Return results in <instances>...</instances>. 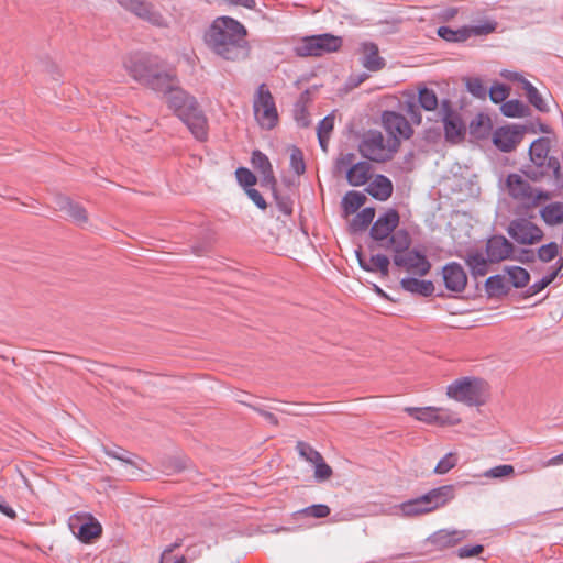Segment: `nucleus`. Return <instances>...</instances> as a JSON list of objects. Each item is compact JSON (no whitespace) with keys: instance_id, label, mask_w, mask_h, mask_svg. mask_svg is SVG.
Segmentation results:
<instances>
[{"instance_id":"42","label":"nucleus","mask_w":563,"mask_h":563,"mask_svg":"<svg viewBox=\"0 0 563 563\" xmlns=\"http://www.w3.org/2000/svg\"><path fill=\"white\" fill-rule=\"evenodd\" d=\"M514 474H515V468L512 465L503 464V465H497L495 467L487 470L484 473V476L487 478H504V477H510Z\"/></svg>"},{"instance_id":"41","label":"nucleus","mask_w":563,"mask_h":563,"mask_svg":"<svg viewBox=\"0 0 563 563\" xmlns=\"http://www.w3.org/2000/svg\"><path fill=\"white\" fill-rule=\"evenodd\" d=\"M558 264L559 266L556 268L552 269L548 275L543 276L539 282L531 286L532 294L540 292L556 278L563 266V260H560Z\"/></svg>"},{"instance_id":"28","label":"nucleus","mask_w":563,"mask_h":563,"mask_svg":"<svg viewBox=\"0 0 563 563\" xmlns=\"http://www.w3.org/2000/svg\"><path fill=\"white\" fill-rule=\"evenodd\" d=\"M366 200V196L360 191L351 190L346 192L341 202L343 217L349 219L355 214L365 205Z\"/></svg>"},{"instance_id":"26","label":"nucleus","mask_w":563,"mask_h":563,"mask_svg":"<svg viewBox=\"0 0 563 563\" xmlns=\"http://www.w3.org/2000/svg\"><path fill=\"white\" fill-rule=\"evenodd\" d=\"M366 191L375 199L385 201L393 194V184L386 176L377 175L368 184Z\"/></svg>"},{"instance_id":"49","label":"nucleus","mask_w":563,"mask_h":563,"mask_svg":"<svg viewBox=\"0 0 563 563\" xmlns=\"http://www.w3.org/2000/svg\"><path fill=\"white\" fill-rule=\"evenodd\" d=\"M306 516L314 518H324L330 514V508L327 505L319 504L307 507L302 510Z\"/></svg>"},{"instance_id":"7","label":"nucleus","mask_w":563,"mask_h":563,"mask_svg":"<svg viewBox=\"0 0 563 563\" xmlns=\"http://www.w3.org/2000/svg\"><path fill=\"white\" fill-rule=\"evenodd\" d=\"M405 411L415 420L435 427H454L461 423L460 415L441 407H406Z\"/></svg>"},{"instance_id":"22","label":"nucleus","mask_w":563,"mask_h":563,"mask_svg":"<svg viewBox=\"0 0 563 563\" xmlns=\"http://www.w3.org/2000/svg\"><path fill=\"white\" fill-rule=\"evenodd\" d=\"M514 244L503 235H494L486 242V256L490 263H499L511 257Z\"/></svg>"},{"instance_id":"10","label":"nucleus","mask_w":563,"mask_h":563,"mask_svg":"<svg viewBox=\"0 0 563 563\" xmlns=\"http://www.w3.org/2000/svg\"><path fill=\"white\" fill-rule=\"evenodd\" d=\"M336 173H345L347 183L358 187L365 185L372 175V165L367 162H356L354 153H340L335 161Z\"/></svg>"},{"instance_id":"36","label":"nucleus","mask_w":563,"mask_h":563,"mask_svg":"<svg viewBox=\"0 0 563 563\" xmlns=\"http://www.w3.org/2000/svg\"><path fill=\"white\" fill-rule=\"evenodd\" d=\"M501 113L508 118H522L527 115L528 108L519 100H509L501 104Z\"/></svg>"},{"instance_id":"30","label":"nucleus","mask_w":563,"mask_h":563,"mask_svg":"<svg viewBox=\"0 0 563 563\" xmlns=\"http://www.w3.org/2000/svg\"><path fill=\"white\" fill-rule=\"evenodd\" d=\"M465 262L474 277L485 276L488 273L490 262L479 251L468 252Z\"/></svg>"},{"instance_id":"1","label":"nucleus","mask_w":563,"mask_h":563,"mask_svg":"<svg viewBox=\"0 0 563 563\" xmlns=\"http://www.w3.org/2000/svg\"><path fill=\"white\" fill-rule=\"evenodd\" d=\"M150 89L164 93L168 108L186 124L199 141L208 135V121L196 98L178 87L176 75L158 65L145 85Z\"/></svg>"},{"instance_id":"8","label":"nucleus","mask_w":563,"mask_h":563,"mask_svg":"<svg viewBox=\"0 0 563 563\" xmlns=\"http://www.w3.org/2000/svg\"><path fill=\"white\" fill-rule=\"evenodd\" d=\"M253 111L261 128L272 130L278 123V112L274 98L265 84L258 86L254 99Z\"/></svg>"},{"instance_id":"43","label":"nucleus","mask_w":563,"mask_h":563,"mask_svg":"<svg viewBox=\"0 0 563 563\" xmlns=\"http://www.w3.org/2000/svg\"><path fill=\"white\" fill-rule=\"evenodd\" d=\"M456 463L457 455L453 452H450L439 461V463L434 467V473L446 474L456 465Z\"/></svg>"},{"instance_id":"16","label":"nucleus","mask_w":563,"mask_h":563,"mask_svg":"<svg viewBox=\"0 0 563 563\" xmlns=\"http://www.w3.org/2000/svg\"><path fill=\"white\" fill-rule=\"evenodd\" d=\"M296 449L298 454L314 467L313 477L317 482L321 483L331 478L333 470L325 463L320 452L302 441L297 443Z\"/></svg>"},{"instance_id":"4","label":"nucleus","mask_w":563,"mask_h":563,"mask_svg":"<svg viewBox=\"0 0 563 563\" xmlns=\"http://www.w3.org/2000/svg\"><path fill=\"white\" fill-rule=\"evenodd\" d=\"M454 497V486L443 485L417 498L401 503L398 506L399 515L408 518L423 516L444 507Z\"/></svg>"},{"instance_id":"29","label":"nucleus","mask_w":563,"mask_h":563,"mask_svg":"<svg viewBox=\"0 0 563 563\" xmlns=\"http://www.w3.org/2000/svg\"><path fill=\"white\" fill-rule=\"evenodd\" d=\"M360 265L367 272L380 273L382 276L388 275L389 260L386 255L377 254L372 255L368 260L363 258L357 253Z\"/></svg>"},{"instance_id":"39","label":"nucleus","mask_w":563,"mask_h":563,"mask_svg":"<svg viewBox=\"0 0 563 563\" xmlns=\"http://www.w3.org/2000/svg\"><path fill=\"white\" fill-rule=\"evenodd\" d=\"M506 273L509 276L510 283L517 287H525L529 282V273L519 266H510L506 268Z\"/></svg>"},{"instance_id":"53","label":"nucleus","mask_w":563,"mask_h":563,"mask_svg":"<svg viewBox=\"0 0 563 563\" xmlns=\"http://www.w3.org/2000/svg\"><path fill=\"white\" fill-rule=\"evenodd\" d=\"M405 109L413 123H416V124L421 123L422 117H421L419 109L417 108V106L415 103L407 102Z\"/></svg>"},{"instance_id":"27","label":"nucleus","mask_w":563,"mask_h":563,"mask_svg":"<svg viewBox=\"0 0 563 563\" xmlns=\"http://www.w3.org/2000/svg\"><path fill=\"white\" fill-rule=\"evenodd\" d=\"M467 537L465 531L442 529L433 533L431 542L439 548H450Z\"/></svg>"},{"instance_id":"14","label":"nucleus","mask_w":563,"mask_h":563,"mask_svg":"<svg viewBox=\"0 0 563 563\" xmlns=\"http://www.w3.org/2000/svg\"><path fill=\"white\" fill-rule=\"evenodd\" d=\"M382 124L389 135L388 140L397 141V148L401 140H408L413 133L408 120L402 114L395 111H385L382 114Z\"/></svg>"},{"instance_id":"64","label":"nucleus","mask_w":563,"mask_h":563,"mask_svg":"<svg viewBox=\"0 0 563 563\" xmlns=\"http://www.w3.org/2000/svg\"><path fill=\"white\" fill-rule=\"evenodd\" d=\"M455 14H456V9H449V10L445 12V16H446L448 19H451V18L455 16Z\"/></svg>"},{"instance_id":"31","label":"nucleus","mask_w":563,"mask_h":563,"mask_svg":"<svg viewBox=\"0 0 563 563\" xmlns=\"http://www.w3.org/2000/svg\"><path fill=\"white\" fill-rule=\"evenodd\" d=\"M400 284L405 290L423 296H429L434 290L433 284L431 282L419 280L411 277L404 278Z\"/></svg>"},{"instance_id":"24","label":"nucleus","mask_w":563,"mask_h":563,"mask_svg":"<svg viewBox=\"0 0 563 563\" xmlns=\"http://www.w3.org/2000/svg\"><path fill=\"white\" fill-rule=\"evenodd\" d=\"M251 163L253 167L262 176V180L264 184L269 185L272 187L276 185V178L274 176L272 164L264 153H262L261 151H254L252 153Z\"/></svg>"},{"instance_id":"21","label":"nucleus","mask_w":563,"mask_h":563,"mask_svg":"<svg viewBox=\"0 0 563 563\" xmlns=\"http://www.w3.org/2000/svg\"><path fill=\"white\" fill-rule=\"evenodd\" d=\"M119 3L153 25L165 27L167 20L150 3L141 0H119Z\"/></svg>"},{"instance_id":"47","label":"nucleus","mask_w":563,"mask_h":563,"mask_svg":"<svg viewBox=\"0 0 563 563\" xmlns=\"http://www.w3.org/2000/svg\"><path fill=\"white\" fill-rule=\"evenodd\" d=\"M558 253H559V249H558V245L554 242H551V243H549L547 245H542L538 250V256H539V258L542 262H550V261H552L553 258L556 257Z\"/></svg>"},{"instance_id":"57","label":"nucleus","mask_w":563,"mask_h":563,"mask_svg":"<svg viewBox=\"0 0 563 563\" xmlns=\"http://www.w3.org/2000/svg\"><path fill=\"white\" fill-rule=\"evenodd\" d=\"M563 464V452L556 456L551 457L544 464V466H556Z\"/></svg>"},{"instance_id":"23","label":"nucleus","mask_w":563,"mask_h":563,"mask_svg":"<svg viewBox=\"0 0 563 563\" xmlns=\"http://www.w3.org/2000/svg\"><path fill=\"white\" fill-rule=\"evenodd\" d=\"M442 278L450 291L461 292L467 285V275L463 266L456 262L449 263L442 268Z\"/></svg>"},{"instance_id":"11","label":"nucleus","mask_w":563,"mask_h":563,"mask_svg":"<svg viewBox=\"0 0 563 563\" xmlns=\"http://www.w3.org/2000/svg\"><path fill=\"white\" fill-rule=\"evenodd\" d=\"M341 45V37L331 34H321L305 37L296 45L295 51L299 56H321L336 52Z\"/></svg>"},{"instance_id":"32","label":"nucleus","mask_w":563,"mask_h":563,"mask_svg":"<svg viewBox=\"0 0 563 563\" xmlns=\"http://www.w3.org/2000/svg\"><path fill=\"white\" fill-rule=\"evenodd\" d=\"M375 217V209L372 207L363 208L360 212H356L350 220V228L352 231H363L372 223Z\"/></svg>"},{"instance_id":"2","label":"nucleus","mask_w":563,"mask_h":563,"mask_svg":"<svg viewBox=\"0 0 563 563\" xmlns=\"http://www.w3.org/2000/svg\"><path fill=\"white\" fill-rule=\"evenodd\" d=\"M246 31L238 21L218 18L206 34L208 46L219 56L228 60L244 59L249 55L245 42Z\"/></svg>"},{"instance_id":"13","label":"nucleus","mask_w":563,"mask_h":563,"mask_svg":"<svg viewBox=\"0 0 563 563\" xmlns=\"http://www.w3.org/2000/svg\"><path fill=\"white\" fill-rule=\"evenodd\" d=\"M507 233L517 243L522 245L537 244L543 238V231L537 224L525 218L512 220L507 228Z\"/></svg>"},{"instance_id":"48","label":"nucleus","mask_w":563,"mask_h":563,"mask_svg":"<svg viewBox=\"0 0 563 563\" xmlns=\"http://www.w3.org/2000/svg\"><path fill=\"white\" fill-rule=\"evenodd\" d=\"M496 29V24L494 22H490V21H486L479 25H475V26H466V30L468 31V38L472 36V35H487L492 32H494Z\"/></svg>"},{"instance_id":"60","label":"nucleus","mask_w":563,"mask_h":563,"mask_svg":"<svg viewBox=\"0 0 563 563\" xmlns=\"http://www.w3.org/2000/svg\"><path fill=\"white\" fill-rule=\"evenodd\" d=\"M233 4L242 5L252 9L255 5V0H229Z\"/></svg>"},{"instance_id":"62","label":"nucleus","mask_w":563,"mask_h":563,"mask_svg":"<svg viewBox=\"0 0 563 563\" xmlns=\"http://www.w3.org/2000/svg\"><path fill=\"white\" fill-rule=\"evenodd\" d=\"M529 178H531L532 180L537 181V180H540L541 177L544 176V173L541 172V173H534V172H531L528 174Z\"/></svg>"},{"instance_id":"34","label":"nucleus","mask_w":563,"mask_h":563,"mask_svg":"<svg viewBox=\"0 0 563 563\" xmlns=\"http://www.w3.org/2000/svg\"><path fill=\"white\" fill-rule=\"evenodd\" d=\"M540 214L547 224L556 225L563 222V203H550L540 211Z\"/></svg>"},{"instance_id":"44","label":"nucleus","mask_w":563,"mask_h":563,"mask_svg":"<svg viewBox=\"0 0 563 563\" xmlns=\"http://www.w3.org/2000/svg\"><path fill=\"white\" fill-rule=\"evenodd\" d=\"M239 184L245 188H251L256 184V176L245 167H240L235 172Z\"/></svg>"},{"instance_id":"55","label":"nucleus","mask_w":563,"mask_h":563,"mask_svg":"<svg viewBox=\"0 0 563 563\" xmlns=\"http://www.w3.org/2000/svg\"><path fill=\"white\" fill-rule=\"evenodd\" d=\"M474 123L478 126H483L486 129H489L492 126L490 118L487 114H483V113H481L476 117V120Z\"/></svg>"},{"instance_id":"6","label":"nucleus","mask_w":563,"mask_h":563,"mask_svg":"<svg viewBox=\"0 0 563 563\" xmlns=\"http://www.w3.org/2000/svg\"><path fill=\"white\" fill-rule=\"evenodd\" d=\"M508 195L518 201L525 210L534 209L541 202L548 201L552 195L533 188L522 176L510 174L506 179Z\"/></svg>"},{"instance_id":"17","label":"nucleus","mask_w":563,"mask_h":563,"mask_svg":"<svg viewBox=\"0 0 563 563\" xmlns=\"http://www.w3.org/2000/svg\"><path fill=\"white\" fill-rule=\"evenodd\" d=\"M394 263L406 272L419 276L427 275L431 268L430 262L422 253L416 250L409 251V249L404 252L395 253Z\"/></svg>"},{"instance_id":"46","label":"nucleus","mask_w":563,"mask_h":563,"mask_svg":"<svg viewBox=\"0 0 563 563\" xmlns=\"http://www.w3.org/2000/svg\"><path fill=\"white\" fill-rule=\"evenodd\" d=\"M290 166L297 175L305 173L306 166L302 152L296 147L291 150Z\"/></svg>"},{"instance_id":"37","label":"nucleus","mask_w":563,"mask_h":563,"mask_svg":"<svg viewBox=\"0 0 563 563\" xmlns=\"http://www.w3.org/2000/svg\"><path fill=\"white\" fill-rule=\"evenodd\" d=\"M438 35L448 42H464L468 38V31L466 26L457 30H452L448 26H440L438 29Z\"/></svg>"},{"instance_id":"52","label":"nucleus","mask_w":563,"mask_h":563,"mask_svg":"<svg viewBox=\"0 0 563 563\" xmlns=\"http://www.w3.org/2000/svg\"><path fill=\"white\" fill-rule=\"evenodd\" d=\"M246 194L249 196V198L261 209H265L266 208V201L265 199L263 198V196L261 195V192L254 188H247L246 189Z\"/></svg>"},{"instance_id":"63","label":"nucleus","mask_w":563,"mask_h":563,"mask_svg":"<svg viewBox=\"0 0 563 563\" xmlns=\"http://www.w3.org/2000/svg\"><path fill=\"white\" fill-rule=\"evenodd\" d=\"M177 547H178V544H173L169 548L165 549L164 552L162 553L161 563H164L163 561H164L165 555L167 553L173 552Z\"/></svg>"},{"instance_id":"15","label":"nucleus","mask_w":563,"mask_h":563,"mask_svg":"<svg viewBox=\"0 0 563 563\" xmlns=\"http://www.w3.org/2000/svg\"><path fill=\"white\" fill-rule=\"evenodd\" d=\"M157 66L158 63H156V60L148 56L140 54L130 55L124 60V68L129 73V75L134 80L144 86L153 76V73L155 71Z\"/></svg>"},{"instance_id":"5","label":"nucleus","mask_w":563,"mask_h":563,"mask_svg":"<svg viewBox=\"0 0 563 563\" xmlns=\"http://www.w3.org/2000/svg\"><path fill=\"white\" fill-rule=\"evenodd\" d=\"M446 395L470 406L483 405L488 397V384L481 378L463 377L448 386Z\"/></svg>"},{"instance_id":"56","label":"nucleus","mask_w":563,"mask_h":563,"mask_svg":"<svg viewBox=\"0 0 563 563\" xmlns=\"http://www.w3.org/2000/svg\"><path fill=\"white\" fill-rule=\"evenodd\" d=\"M486 286L488 289H495L501 287V277L500 276H492L486 280Z\"/></svg>"},{"instance_id":"50","label":"nucleus","mask_w":563,"mask_h":563,"mask_svg":"<svg viewBox=\"0 0 563 563\" xmlns=\"http://www.w3.org/2000/svg\"><path fill=\"white\" fill-rule=\"evenodd\" d=\"M484 551V547L482 544H476L472 547H462L457 550V556L460 559H467L473 556H478Z\"/></svg>"},{"instance_id":"35","label":"nucleus","mask_w":563,"mask_h":563,"mask_svg":"<svg viewBox=\"0 0 563 563\" xmlns=\"http://www.w3.org/2000/svg\"><path fill=\"white\" fill-rule=\"evenodd\" d=\"M334 128V115L329 114L318 125L317 134L321 148L327 152L328 142Z\"/></svg>"},{"instance_id":"9","label":"nucleus","mask_w":563,"mask_h":563,"mask_svg":"<svg viewBox=\"0 0 563 563\" xmlns=\"http://www.w3.org/2000/svg\"><path fill=\"white\" fill-rule=\"evenodd\" d=\"M397 151V141L385 140L379 131H368L361 144V154L374 162H385Z\"/></svg>"},{"instance_id":"54","label":"nucleus","mask_w":563,"mask_h":563,"mask_svg":"<svg viewBox=\"0 0 563 563\" xmlns=\"http://www.w3.org/2000/svg\"><path fill=\"white\" fill-rule=\"evenodd\" d=\"M256 412H258L268 423L273 424V426H277L278 424V420L276 418V416L269 411H266V410H263L261 408H257V407H252Z\"/></svg>"},{"instance_id":"3","label":"nucleus","mask_w":563,"mask_h":563,"mask_svg":"<svg viewBox=\"0 0 563 563\" xmlns=\"http://www.w3.org/2000/svg\"><path fill=\"white\" fill-rule=\"evenodd\" d=\"M400 217L395 209H388L373 223L371 236L380 243V246L399 253L411 245V236L406 229H398Z\"/></svg>"},{"instance_id":"59","label":"nucleus","mask_w":563,"mask_h":563,"mask_svg":"<svg viewBox=\"0 0 563 563\" xmlns=\"http://www.w3.org/2000/svg\"><path fill=\"white\" fill-rule=\"evenodd\" d=\"M503 76L509 80H514V81H520L522 84V80H526L520 74L518 73H511V71H507V73H503Z\"/></svg>"},{"instance_id":"20","label":"nucleus","mask_w":563,"mask_h":563,"mask_svg":"<svg viewBox=\"0 0 563 563\" xmlns=\"http://www.w3.org/2000/svg\"><path fill=\"white\" fill-rule=\"evenodd\" d=\"M550 141L547 137H540L532 142L530 146V158L538 167L551 169L556 179H560V164L555 158L549 157Z\"/></svg>"},{"instance_id":"40","label":"nucleus","mask_w":563,"mask_h":563,"mask_svg":"<svg viewBox=\"0 0 563 563\" xmlns=\"http://www.w3.org/2000/svg\"><path fill=\"white\" fill-rule=\"evenodd\" d=\"M522 88L525 89L530 103L533 104L537 109L543 111L545 109V104L538 89L533 87L528 80H522Z\"/></svg>"},{"instance_id":"45","label":"nucleus","mask_w":563,"mask_h":563,"mask_svg":"<svg viewBox=\"0 0 563 563\" xmlns=\"http://www.w3.org/2000/svg\"><path fill=\"white\" fill-rule=\"evenodd\" d=\"M509 96V88L503 84H495L490 87L489 97L494 103H500Z\"/></svg>"},{"instance_id":"58","label":"nucleus","mask_w":563,"mask_h":563,"mask_svg":"<svg viewBox=\"0 0 563 563\" xmlns=\"http://www.w3.org/2000/svg\"><path fill=\"white\" fill-rule=\"evenodd\" d=\"M0 511L9 518H15V511L8 505L0 503Z\"/></svg>"},{"instance_id":"51","label":"nucleus","mask_w":563,"mask_h":563,"mask_svg":"<svg viewBox=\"0 0 563 563\" xmlns=\"http://www.w3.org/2000/svg\"><path fill=\"white\" fill-rule=\"evenodd\" d=\"M466 86H467V89L468 91L477 97V98H484L485 95H486V89L484 87V85L482 84V81L477 78H474V79H468L467 82H466Z\"/></svg>"},{"instance_id":"61","label":"nucleus","mask_w":563,"mask_h":563,"mask_svg":"<svg viewBox=\"0 0 563 563\" xmlns=\"http://www.w3.org/2000/svg\"><path fill=\"white\" fill-rule=\"evenodd\" d=\"M532 257H533V253L531 251H522L521 256L516 257V258L519 261H525V260L530 261V260H532Z\"/></svg>"},{"instance_id":"38","label":"nucleus","mask_w":563,"mask_h":563,"mask_svg":"<svg viewBox=\"0 0 563 563\" xmlns=\"http://www.w3.org/2000/svg\"><path fill=\"white\" fill-rule=\"evenodd\" d=\"M418 101L426 111H434L439 106L435 92L426 87L419 89Z\"/></svg>"},{"instance_id":"33","label":"nucleus","mask_w":563,"mask_h":563,"mask_svg":"<svg viewBox=\"0 0 563 563\" xmlns=\"http://www.w3.org/2000/svg\"><path fill=\"white\" fill-rule=\"evenodd\" d=\"M60 208L78 224H86L88 222V213L82 206L69 199H65Z\"/></svg>"},{"instance_id":"19","label":"nucleus","mask_w":563,"mask_h":563,"mask_svg":"<svg viewBox=\"0 0 563 563\" xmlns=\"http://www.w3.org/2000/svg\"><path fill=\"white\" fill-rule=\"evenodd\" d=\"M442 121L446 141L459 143L465 134V125L460 114L451 109L448 100L442 102Z\"/></svg>"},{"instance_id":"25","label":"nucleus","mask_w":563,"mask_h":563,"mask_svg":"<svg viewBox=\"0 0 563 563\" xmlns=\"http://www.w3.org/2000/svg\"><path fill=\"white\" fill-rule=\"evenodd\" d=\"M361 63L371 70L378 71L385 66V60L379 56L378 47L373 43H364L361 47Z\"/></svg>"},{"instance_id":"18","label":"nucleus","mask_w":563,"mask_h":563,"mask_svg":"<svg viewBox=\"0 0 563 563\" xmlns=\"http://www.w3.org/2000/svg\"><path fill=\"white\" fill-rule=\"evenodd\" d=\"M525 132V126L518 124L500 126L493 133V143L501 152H511L521 143Z\"/></svg>"},{"instance_id":"12","label":"nucleus","mask_w":563,"mask_h":563,"mask_svg":"<svg viewBox=\"0 0 563 563\" xmlns=\"http://www.w3.org/2000/svg\"><path fill=\"white\" fill-rule=\"evenodd\" d=\"M68 527L84 543H90L102 533V526L89 512H77L69 517Z\"/></svg>"}]
</instances>
